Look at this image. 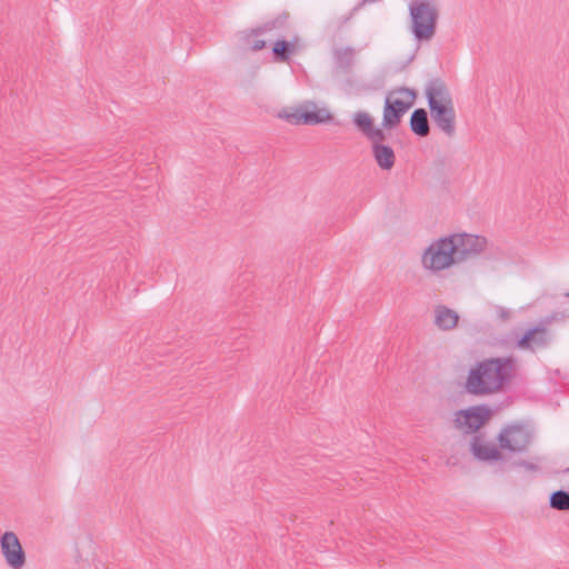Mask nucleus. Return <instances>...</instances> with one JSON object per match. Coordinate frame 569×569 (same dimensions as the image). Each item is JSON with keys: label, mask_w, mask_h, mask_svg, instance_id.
Masks as SVG:
<instances>
[{"label": "nucleus", "mask_w": 569, "mask_h": 569, "mask_svg": "<svg viewBox=\"0 0 569 569\" xmlns=\"http://www.w3.org/2000/svg\"><path fill=\"white\" fill-rule=\"evenodd\" d=\"M432 121L448 137L456 132V110L453 102L429 107Z\"/></svg>", "instance_id": "obj_11"}, {"label": "nucleus", "mask_w": 569, "mask_h": 569, "mask_svg": "<svg viewBox=\"0 0 569 569\" xmlns=\"http://www.w3.org/2000/svg\"><path fill=\"white\" fill-rule=\"evenodd\" d=\"M411 32L416 40L429 41L436 33L439 9L433 0H412L409 4Z\"/></svg>", "instance_id": "obj_3"}, {"label": "nucleus", "mask_w": 569, "mask_h": 569, "mask_svg": "<svg viewBox=\"0 0 569 569\" xmlns=\"http://www.w3.org/2000/svg\"><path fill=\"white\" fill-rule=\"evenodd\" d=\"M335 67L339 72L350 73L356 60V50L351 47L335 48L332 50Z\"/></svg>", "instance_id": "obj_15"}, {"label": "nucleus", "mask_w": 569, "mask_h": 569, "mask_svg": "<svg viewBox=\"0 0 569 569\" xmlns=\"http://www.w3.org/2000/svg\"><path fill=\"white\" fill-rule=\"evenodd\" d=\"M449 237L455 243L456 258H458L459 263L476 258L486 250L488 244L485 237L476 234L453 233Z\"/></svg>", "instance_id": "obj_7"}, {"label": "nucleus", "mask_w": 569, "mask_h": 569, "mask_svg": "<svg viewBox=\"0 0 569 569\" xmlns=\"http://www.w3.org/2000/svg\"><path fill=\"white\" fill-rule=\"evenodd\" d=\"M517 372V361L512 357H497L477 362L468 373L465 390L482 397L502 391Z\"/></svg>", "instance_id": "obj_1"}, {"label": "nucleus", "mask_w": 569, "mask_h": 569, "mask_svg": "<svg viewBox=\"0 0 569 569\" xmlns=\"http://www.w3.org/2000/svg\"><path fill=\"white\" fill-rule=\"evenodd\" d=\"M459 321V315L446 307L437 306L435 308V325L443 331L452 330L457 327Z\"/></svg>", "instance_id": "obj_16"}, {"label": "nucleus", "mask_w": 569, "mask_h": 569, "mask_svg": "<svg viewBox=\"0 0 569 569\" xmlns=\"http://www.w3.org/2000/svg\"><path fill=\"white\" fill-rule=\"evenodd\" d=\"M491 416L492 411L490 408L473 406L468 409L458 410L455 413L453 426L463 433H475L491 419Z\"/></svg>", "instance_id": "obj_5"}, {"label": "nucleus", "mask_w": 569, "mask_h": 569, "mask_svg": "<svg viewBox=\"0 0 569 569\" xmlns=\"http://www.w3.org/2000/svg\"><path fill=\"white\" fill-rule=\"evenodd\" d=\"M455 249V243H452L449 236L433 241L425 249L421 256L422 267L432 273H439L455 264H459Z\"/></svg>", "instance_id": "obj_4"}, {"label": "nucleus", "mask_w": 569, "mask_h": 569, "mask_svg": "<svg viewBox=\"0 0 569 569\" xmlns=\"http://www.w3.org/2000/svg\"><path fill=\"white\" fill-rule=\"evenodd\" d=\"M559 313L546 317L540 326L529 329L518 341L517 347L523 350H535L536 348H543L549 342L548 330L545 326L560 320Z\"/></svg>", "instance_id": "obj_9"}, {"label": "nucleus", "mask_w": 569, "mask_h": 569, "mask_svg": "<svg viewBox=\"0 0 569 569\" xmlns=\"http://www.w3.org/2000/svg\"><path fill=\"white\" fill-rule=\"evenodd\" d=\"M470 451L480 461H498L499 470L507 471L508 455L498 449L493 443H488L479 435L472 437L470 441Z\"/></svg>", "instance_id": "obj_8"}, {"label": "nucleus", "mask_w": 569, "mask_h": 569, "mask_svg": "<svg viewBox=\"0 0 569 569\" xmlns=\"http://www.w3.org/2000/svg\"><path fill=\"white\" fill-rule=\"evenodd\" d=\"M567 471H569V468L567 469Z\"/></svg>", "instance_id": "obj_28"}, {"label": "nucleus", "mask_w": 569, "mask_h": 569, "mask_svg": "<svg viewBox=\"0 0 569 569\" xmlns=\"http://www.w3.org/2000/svg\"><path fill=\"white\" fill-rule=\"evenodd\" d=\"M428 106L433 107L438 104H447L453 102L451 93L447 84L439 78L432 79L428 82L425 90Z\"/></svg>", "instance_id": "obj_13"}, {"label": "nucleus", "mask_w": 569, "mask_h": 569, "mask_svg": "<svg viewBox=\"0 0 569 569\" xmlns=\"http://www.w3.org/2000/svg\"><path fill=\"white\" fill-rule=\"evenodd\" d=\"M530 431L522 425L505 427L498 435L499 448L510 452H522L531 442Z\"/></svg>", "instance_id": "obj_6"}, {"label": "nucleus", "mask_w": 569, "mask_h": 569, "mask_svg": "<svg viewBox=\"0 0 569 569\" xmlns=\"http://www.w3.org/2000/svg\"><path fill=\"white\" fill-rule=\"evenodd\" d=\"M1 552L7 565L12 569H21L26 565V553L18 536L6 531L0 538Z\"/></svg>", "instance_id": "obj_10"}, {"label": "nucleus", "mask_w": 569, "mask_h": 569, "mask_svg": "<svg viewBox=\"0 0 569 569\" xmlns=\"http://www.w3.org/2000/svg\"><path fill=\"white\" fill-rule=\"evenodd\" d=\"M352 123L370 142L372 156L381 170H391L396 154L390 146L385 144L388 134L385 129L375 126L373 118L367 111H358L352 117Z\"/></svg>", "instance_id": "obj_2"}, {"label": "nucleus", "mask_w": 569, "mask_h": 569, "mask_svg": "<svg viewBox=\"0 0 569 569\" xmlns=\"http://www.w3.org/2000/svg\"><path fill=\"white\" fill-rule=\"evenodd\" d=\"M496 315H497L498 319H500L503 322L510 320L511 316H512L510 310H508L501 306L496 307Z\"/></svg>", "instance_id": "obj_24"}, {"label": "nucleus", "mask_w": 569, "mask_h": 569, "mask_svg": "<svg viewBox=\"0 0 569 569\" xmlns=\"http://www.w3.org/2000/svg\"><path fill=\"white\" fill-rule=\"evenodd\" d=\"M299 38L295 37L291 41L277 40L272 47V54L278 62H288L290 57L297 52Z\"/></svg>", "instance_id": "obj_17"}, {"label": "nucleus", "mask_w": 569, "mask_h": 569, "mask_svg": "<svg viewBox=\"0 0 569 569\" xmlns=\"http://www.w3.org/2000/svg\"><path fill=\"white\" fill-rule=\"evenodd\" d=\"M349 19H350V17H346V18H343V19L341 20V26H342V24H345V23H347Z\"/></svg>", "instance_id": "obj_26"}, {"label": "nucleus", "mask_w": 569, "mask_h": 569, "mask_svg": "<svg viewBox=\"0 0 569 569\" xmlns=\"http://www.w3.org/2000/svg\"><path fill=\"white\" fill-rule=\"evenodd\" d=\"M244 44L248 46L252 51H259L266 47V41L260 39L252 40V38H250L249 43Z\"/></svg>", "instance_id": "obj_25"}, {"label": "nucleus", "mask_w": 569, "mask_h": 569, "mask_svg": "<svg viewBox=\"0 0 569 569\" xmlns=\"http://www.w3.org/2000/svg\"><path fill=\"white\" fill-rule=\"evenodd\" d=\"M410 101L393 100L392 96L386 97L383 107L382 129L391 130L400 122L405 113L410 109Z\"/></svg>", "instance_id": "obj_12"}, {"label": "nucleus", "mask_w": 569, "mask_h": 569, "mask_svg": "<svg viewBox=\"0 0 569 569\" xmlns=\"http://www.w3.org/2000/svg\"><path fill=\"white\" fill-rule=\"evenodd\" d=\"M549 505L552 509L559 511L569 510V492L565 490H557L551 493Z\"/></svg>", "instance_id": "obj_20"}, {"label": "nucleus", "mask_w": 569, "mask_h": 569, "mask_svg": "<svg viewBox=\"0 0 569 569\" xmlns=\"http://www.w3.org/2000/svg\"><path fill=\"white\" fill-rule=\"evenodd\" d=\"M507 467H508V470L511 469V468H516V467H523L528 471H537L538 470V466L537 465H535L532 462H528V461L522 460V459L510 461V459L508 458Z\"/></svg>", "instance_id": "obj_23"}, {"label": "nucleus", "mask_w": 569, "mask_h": 569, "mask_svg": "<svg viewBox=\"0 0 569 569\" xmlns=\"http://www.w3.org/2000/svg\"><path fill=\"white\" fill-rule=\"evenodd\" d=\"M567 471H569V468L567 469Z\"/></svg>", "instance_id": "obj_30"}, {"label": "nucleus", "mask_w": 569, "mask_h": 569, "mask_svg": "<svg viewBox=\"0 0 569 569\" xmlns=\"http://www.w3.org/2000/svg\"><path fill=\"white\" fill-rule=\"evenodd\" d=\"M566 297H569V292H568V293H566Z\"/></svg>", "instance_id": "obj_27"}, {"label": "nucleus", "mask_w": 569, "mask_h": 569, "mask_svg": "<svg viewBox=\"0 0 569 569\" xmlns=\"http://www.w3.org/2000/svg\"><path fill=\"white\" fill-rule=\"evenodd\" d=\"M388 96H392L393 100H400L403 102L410 101V108L415 104L417 99V92L413 89H409L407 87L396 88L388 92Z\"/></svg>", "instance_id": "obj_21"}, {"label": "nucleus", "mask_w": 569, "mask_h": 569, "mask_svg": "<svg viewBox=\"0 0 569 569\" xmlns=\"http://www.w3.org/2000/svg\"><path fill=\"white\" fill-rule=\"evenodd\" d=\"M288 20H289V13L282 12L279 16H277L274 19L267 21L259 27L240 32V39L243 43H249L250 38L264 34V33L276 30V29H286L288 26Z\"/></svg>", "instance_id": "obj_14"}, {"label": "nucleus", "mask_w": 569, "mask_h": 569, "mask_svg": "<svg viewBox=\"0 0 569 569\" xmlns=\"http://www.w3.org/2000/svg\"><path fill=\"white\" fill-rule=\"evenodd\" d=\"M303 113V108H292L290 110H283L279 113V117L287 120L291 124H300L302 123V118L300 114Z\"/></svg>", "instance_id": "obj_22"}, {"label": "nucleus", "mask_w": 569, "mask_h": 569, "mask_svg": "<svg viewBox=\"0 0 569 569\" xmlns=\"http://www.w3.org/2000/svg\"><path fill=\"white\" fill-rule=\"evenodd\" d=\"M410 129L419 137H427L430 132L428 113L425 109H416L410 117Z\"/></svg>", "instance_id": "obj_18"}, {"label": "nucleus", "mask_w": 569, "mask_h": 569, "mask_svg": "<svg viewBox=\"0 0 569 569\" xmlns=\"http://www.w3.org/2000/svg\"><path fill=\"white\" fill-rule=\"evenodd\" d=\"M302 118V123L305 124H318L323 123L331 119V114L322 109V110H306L303 109V113L300 114Z\"/></svg>", "instance_id": "obj_19"}, {"label": "nucleus", "mask_w": 569, "mask_h": 569, "mask_svg": "<svg viewBox=\"0 0 569 569\" xmlns=\"http://www.w3.org/2000/svg\"><path fill=\"white\" fill-rule=\"evenodd\" d=\"M567 471H569V468L567 469Z\"/></svg>", "instance_id": "obj_29"}]
</instances>
